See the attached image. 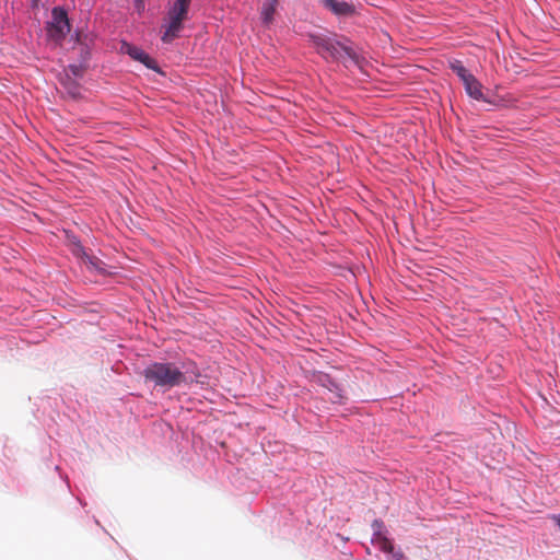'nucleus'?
I'll list each match as a JSON object with an SVG mask.
<instances>
[{
  "mask_svg": "<svg viewBox=\"0 0 560 560\" xmlns=\"http://www.w3.org/2000/svg\"><path fill=\"white\" fill-rule=\"evenodd\" d=\"M142 376L147 383H152L155 387L165 389L180 386L194 380L187 371H182L171 362H153L144 368Z\"/></svg>",
  "mask_w": 560,
  "mask_h": 560,
  "instance_id": "obj_1",
  "label": "nucleus"
},
{
  "mask_svg": "<svg viewBox=\"0 0 560 560\" xmlns=\"http://www.w3.org/2000/svg\"><path fill=\"white\" fill-rule=\"evenodd\" d=\"M311 38L317 51L324 58L345 61L350 59L355 63L358 62V56L350 47L323 35H313Z\"/></svg>",
  "mask_w": 560,
  "mask_h": 560,
  "instance_id": "obj_2",
  "label": "nucleus"
},
{
  "mask_svg": "<svg viewBox=\"0 0 560 560\" xmlns=\"http://www.w3.org/2000/svg\"><path fill=\"white\" fill-rule=\"evenodd\" d=\"M190 2L191 0H176L170 9L167 13L168 24L162 36L164 43H171L178 36L183 28V22L187 19Z\"/></svg>",
  "mask_w": 560,
  "mask_h": 560,
  "instance_id": "obj_3",
  "label": "nucleus"
},
{
  "mask_svg": "<svg viewBox=\"0 0 560 560\" xmlns=\"http://www.w3.org/2000/svg\"><path fill=\"white\" fill-rule=\"evenodd\" d=\"M71 25L65 9L56 7L51 11V20L46 24L47 38L55 44H60L70 32Z\"/></svg>",
  "mask_w": 560,
  "mask_h": 560,
  "instance_id": "obj_4",
  "label": "nucleus"
},
{
  "mask_svg": "<svg viewBox=\"0 0 560 560\" xmlns=\"http://www.w3.org/2000/svg\"><path fill=\"white\" fill-rule=\"evenodd\" d=\"M121 51L129 55L132 59L140 61L149 69H158L155 60L152 59L147 52H144L141 48L137 46L124 42L121 45Z\"/></svg>",
  "mask_w": 560,
  "mask_h": 560,
  "instance_id": "obj_5",
  "label": "nucleus"
},
{
  "mask_svg": "<svg viewBox=\"0 0 560 560\" xmlns=\"http://www.w3.org/2000/svg\"><path fill=\"white\" fill-rule=\"evenodd\" d=\"M317 382L331 394L328 397L330 401L342 402L345 399L343 390L328 374H319Z\"/></svg>",
  "mask_w": 560,
  "mask_h": 560,
  "instance_id": "obj_6",
  "label": "nucleus"
},
{
  "mask_svg": "<svg viewBox=\"0 0 560 560\" xmlns=\"http://www.w3.org/2000/svg\"><path fill=\"white\" fill-rule=\"evenodd\" d=\"M322 4L337 16H352L355 14V7L347 1L322 0Z\"/></svg>",
  "mask_w": 560,
  "mask_h": 560,
  "instance_id": "obj_7",
  "label": "nucleus"
},
{
  "mask_svg": "<svg viewBox=\"0 0 560 560\" xmlns=\"http://www.w3.org/2000/svg\"><path fill=\"white\" fill-rule=\"evenodd\" d=\"M72 253L77 257H80L90 269L96 270L98 272L104 271L103 261L97 257L89 255L80 243L73 244Z\"/></svg>",
  "mask_w": 560,
  "mask_h": 560,
  "instance_id": "obj_8",
  "label": "nucleus"
},
{
  "mask_svg": "<svg viewBox=\"0 0 560 560\" xmlns=\"http://www.w3.org/2000/svg\"><path fill=\"white\" fill-rule=\"evenodd\" d=\"M463 84L465 86L466 93L477 100H485L483 93H482V85L481 83L476 79L474 74H470L468 78H465L463 81Z\"/></svg>",
  "mask_w": 560,
  "mask_h": 560,
  "instance_id": "obj_9",
  "label": "nucleus"
},
{
  "mask_svg": "<svg viewBox=\"0 0 560 560\" xmlns=\"http://www.w3.org/2000/svg\"><path fill=\"white\" fill-rule=\"evenodd\" d=\"M374 545L382 551L386 553L394 552V545L393 542L381 533H376L373 539Z\"/></svg>",
  "mask_w": 560,
  "mask_h": 560,
  "instance_id": "obj_10",
  "label": "nucleus"
},
{
  "mask_svg": "<svg viewBox=\"0 0 560 560\" xmlns=\"http://www.w3.org/2000/svg\"><path fill=\"white\" fill-rule=\"evenodd\" d=\"M450 68L453 70L454 73L457 74L462 82L465 80V78H468L471 74L459 60L451 61Z\"/></svg>",
  "mask_w": 560,
  "mask_h": 560,
  "instance_id": "obj_11",
  "label": "nucleus"
},
{
  "mask_svg": "<svg viewBox=\"0 0 560 560\" xmlns=\"http://www.w3.org/2000/svg\"><path fill=\"white\" fill-rule=\"evenodd\" d=\"M60 81L72 97H77L79 95V84L74 80H72V78L68 79L67 77H65L61 78Z\"/></svg>",
  "mask_w": 560,
  "mask_h": 560,
  "instance_id": "obj_12",
  "label": "nucleus"
},
{
  "mask_svg": "<svg viewBox=\"0 0 560 560\" xmlns=\"http://www.w3.org/2000/svg\"><path fill=\"white\" fill-rule=\"evenodd\" d=\"M278 2L270 0L269 3L265 4L261 11V18L264 23L269 24L272 21L275 9Z\"/></svg>",
  "mask_w": 560,
  "mask_h": 560,
  "instance_id": "obj_13",
  "label": "nucleus"
},
{
  "mask_svg": "<svg viewBox=\"0 0 560 560\" xmlns=\"http://www.w3.org/2000/svg\"><path fill=\"white\" fill-rule=\"evenodd\" d=\"M84 70V67L81 65H70L65 69V77L68 79L71 77L79 79L82 78Z\"/></svg>",
  "mask_w": 560,
  "mask_h": 560,
  "instance_id": "obj_14",
  "label": "nucleus"
},
{
  "mask_svg": "<svg viewBox=\"0 0 560 560\" xmlns=\"http://www.w3.org/2000/svg\"><path fill=\"white\" fill-rule=\"evenodd\" d=\"M392 555L395 560H405V556L401 551H394Z\"/></svg>",
  "mask_w": 560,
  "mask_h": 560,
  "instance_id": "obj_15",
  "label": "nucleus"
},
{
  "mask_svg": "<svg viewBox=\"0 0 560 560\" xmlns=\"http://www.w3.org/2000/svg\"><path fill=\"white\" fill-rule=\"evenodd\" d=\"M552 520L556 522V524L558 525L559 530H560V514L553 515Z\"/></svg>",
  "mask_w": 560,
  "mask_h": 560,
  "instance_id": "obj_16",
  "label": "nucleus"
}]
</instances>
